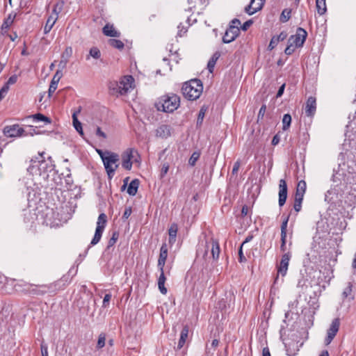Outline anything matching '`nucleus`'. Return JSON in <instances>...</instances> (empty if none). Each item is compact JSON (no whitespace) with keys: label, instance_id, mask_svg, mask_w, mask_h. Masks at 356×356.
<instances>
[{"label":"nucleus","instance_id":"nucleus-1","mask_svg":"<svg viewBox=\"0 0 356 356\" xmlns=\"http://www.w3.org/2000/svg\"><path fill=\"white\" fill-rule=\"evenodd\" d=\"M44 152L39 153L38 156L31 160V165L27 168L30 175H47L48 172H51L54 169V164L51 156L46 160L44 157Z\"/></svg>","mask_w":356,"mask_h":356},{"label":"nucleus","instance_id":"nucleus-2","mask_svg":"<svg viewBox=\"0 0 356 356\" xmlns=\"http://www.w3.org/2000/svg\"><path fill=\"white\" fill-rule=\"evenodd\" d=\"M181 90L186 99L193 101L198 99L202 93L203 86L200 80L192 79L184 83Z\"/></svg>","mask_w":356,"mask_h":356},{"label":"nucleus","instance_id":"nucleus-3","mask_svg":"<svg viewBox=\"0 0 356 356\" xmlns=\"http://www.w3.org/2000/svg\"><path fill=\"white\" fill-rule=\"evenodd\" d=\"M180 104V98L178 95L171 93L162 96L156 107L159 111L165 113H172L178 108Z\"/></svg>","mask_w":356,"mask_h":356},{"label":"nucleus","instance_id":"nucleus-4","mask_svg":"<svg viewBox=\"0 0 356 356\" xmlns=\"http://www.w3.org/2000/svg\"><path fill=\"white\" fill-rule=\"evenodd\" d=\"M134 79L132 76H124L119 82H112L109 88L113 95H126L134 87Z\"/></svg>","mask_w":356,"mask_h":356},{"label":"nucleus","instance_id":"nucleus-5","mask_svg":"<svg viewBox=\"0 0 356 356\" xmlns=\"http://www.w3.org/2000/svg\"><path fill=\"white\" fill-rule=\"evenodd\" d=\"M105 170L108 178L111 179L113 177L115 172L118 168L117 163L119 161V156L116 153L106 151V157L102 156Z\"/></svg>","mask_w":356,"mask_h":356},{"label":"nucleus","instance_id":"nucleus-6","mask_svg":"<svg viewBox=\"0 0 356 356\" xmlns=\"http://www.w3.org/2000/svg\"><path fill=\"white\" fill-rule=\"evenodd\" d=\"M201 245L204 248L203 257L206 258L210 251L213 260H217L218 259L220 254V245L217 240L211 238L206 241L204 243H202Z\"/></svg>","mask_w":356,"mask_h":356},{"label":"nucleus","instance_id":"nucleus-7","mask_svg":"<svg viewBox=\"0 0 356 356\" xmlns=\"http://www.w3.org/2000/svg\"><path fill=\"white\" fill-rule=\"evenodd\" d=\"M107 222V216L105 213H100L97 222V227L95 232V235L90 242L92 245H95L97 244L101 240L103 232L105 229L106 225Z\"/></svg>","mask_w":356,"mask_h":356},{"label":"nucleus","instance_id":"nucleus-8","mask_svg":"<svg viewBox=\"0 0 356 356\" xmlns=\"http://www.w3.org/2000/svg\"><path fill=\"white\" fill-rule=\"evenodd\" d=\"M3 133L7 138H19L29 135V133L17 124L6 126Z\"/></svg>","mask_w":356,"mask_h":356},{"label":"nucleus","instance_id":"nucleus-9","mask_svg":"<svg viewBox=\"0 0 356 356\" xmlns=\"http://www.w3.org/2000/svg\"><path fill=\"white\" fill-rule=\"evenodd\" d=\"M307 36V31L304 29L299 27L297 29L296 33L290 36L289 42L294 44L295 47H302L306 40Z\"/></svg>","mask_w":356,"mask_h":356},{"label":"nucleus","instance_id":"nucleus-10","mask_svg":"<svg viewBox=\"0 0 356 356\" xmlns=\"http://www.w3.org/2000/svg\"><path fill=\"white\" fill-rule=\"evenodd\" d=\"M291 257V254L289 252H284V254L282 256V259L280 263V265L277 266V275L275 278V282L278 280V276L281 275L282 277H284L287 273L288 267L289 264V261Z\"/></svg>","mask_w":356,"mask_h":356},{"label":"nucleus","instance_id":"nucleus-11","mask_svg":"<svg viewBox=\"0 0 356 356\" xmlns=\"http://www.w3.org/2000/svg\"><path fill=\"white\" fill-rule=\"evenodd\" d=\"M134 153L137 152L134 149L129 148L122 154V166L127 170H130L132 168Z\"/></svg>","mask_w":356,"mask_h":356},{"label":"nucleus","instance_id":"nucleus-12","mask_svg":"<svg viewBox=\"0 0 356 356\" xmlns=\"http://www.w3.org/2000/svg\"><path fill=\"white\" fill-rule=\"evenodd\" d=\"M340 326V321L339 318H334L331 325L330 328L327 330V337L325 338V342L326 345H329L334 337L336 336L337 333L339 331Z\"/></svg>","mask_w":356,"mask_h":356},{"label":"nucleus","instance_id":"nucleus-13","mask_svg":"<svg viewBox=\"0 0 356 356\" xmlns=\"http://www.w3.org/2000/svg\"><path fill=\"white\" fill-rule=\"evenodd\" d=\"M239 32L240 30L237 26L230 25L222 37V42L227 44L232 42L238 35Z\"/></svg>","mask_w":356,"mask_h":356},{"label":"nucleus","instance_id":"nucleus-14","mask_svg":"<svg viewBox=\"0 0 356 356\" xmlns=\"http://www.w3.org/2000/svg\"><path fill=\"white\" fill-rule=\"evenodd\" d=\"M287 198V185L284 179H280L279 183V206L282 207Z\"/></svg>","mask_w":356,"mask_h":356},{"label":"nucleus","instance_id":"nucleus-15","mask_svg":"<svg viewBox=\"0 0 356 356\" xmlns=\"http://www.w3.org/2000/svg\"><path fill=\"white\" fill-rule=\"evenodd\" d=\"M264 3L265 0H251L250 4L245 8V12L250 15H253L262 8Z\"/></svg>","mask_w":356,"mask_h":356},{"label":"nucleus","instance_id":"nucleus-16","mask_svg":"<svg viewBox=\"0 0 356 356\" xmlns=\"http://www.w3.org/2000/svg\"><path fill=\"white\" fill-rule=\"evenodd\" d=\"M302 346V343H298V341H291L285 343L286 354L289 356H295L297 355L300 348Z\"/></svg>","mask_w":356,"mask_h":356},{"label":"nucleus","instance_id":"nucleus-17","mask_svg":"<svg viewBox=\"0 0 356 356\" xmlns=\"http://www.w3.org/2000/svg\"><path fill=\"white\" fill-rule=\"evenodd\" d=\"M63 72L61 71V70H58L55 74L53 76V79L51 81V83H50V86H49V96H51V95L55 92V90H56L57 87H58V83L59 82V81L60 80V79L62 78L63 76Z\"/></svg>","mask_w":356,"mask_h":356},{"label":"nucleus","instance_id":"nucleus-18","mask_svg":"<svg viewBox=\"0 0 356 356\" xmlns=\"http://www.w3.org/2000/svg\"><path fill=\"white\" fill-rule=\"evenodd\" d=\"M171 127L168 124H161L156 129V136L161 138H167L171 135Z\"/></svg>","mask_w":356,"mask_h":356},{"label":"nucleus","instance_id":"nucleus-19","mask_svg":"<svg viewBox=\"0 0 356 356\" xmlns=\"http://www.w3.org/2000/svg\"><path fill=\"white\" fill-rule=\"evenodd\" d=\"M168 257V247L166 243H163L160 249L159 257L158 259V268L162 270L164 268Z\"/></svg>","mask_w":356,"mask_h":356},{"label":"nucleus","instance_id":"nucleus-20","mask_svg":"<svg viewBox=\"0 0 356 356\" xmlns=\"http://www.w3.org/2000/svg\"><path fill=\"white\" fill-rule=\"evenodd\" d=\"M72 54V48L71 47H67L61 55V59L58 64V70L61 71L65 68L67 63H68L69 58Z\"/></svg>","mask_w":356,"mask_h":356},{"label":"nucleus","instance_id":"nucleus-21","mask_svg":"<svg viewBox=\"0 0 356 356\" xmlns=\"http://www.w3.org/2000/svg\"><path fill=\"white\" fill-rule=\"evenodd\" d=\"M316 105V99L313 97H309L305 106V113L307 116H312L315 113Z\"/></svg>","mask_w":356,"mask_h":356},{"label":"nucleus","instance_id":"nucleus-22","mask_svg":"<svg viewBox=\"0 0 356 356\" xmlns=\"http://www.w3.org/2000/svg\"><path fill=\"white\" fill-rule=\"evenodd\" d=\"M286 37L287 33L284 31L281 32L278 35H274L270 41L268 49L273 50L280 42L284 40Z\"/></svg>","mask_w":356,"mask_h":356},{"label":"nucleus","instance_id":"nucleus-23","mask_svg":"<svg viewBox=\"0 0 356 356\" xmlns=\"http://www.w3.org/2000/svg\"><path fill=\"white\" fill-rule=\"evenodd\" d=\"M81 112V108L72 113V123L76 131L83 137L84 135L82 124L78 120L77 115Z\"/></svg>","mask_w":356,"mask_h":356},{"label":"nucleus","instance_id":"nucleus-24","mask_svg":"<svg viewBox=\"0 0 356 356\" xmlns=\"http://www.w3.org/2000/svg\"><path fill=\"white\" fill-rule=\"evenodd\" d=\"M102 31L105 35L109 37H119L120 35V33L115 29L113 25L109 24L104 26Z\"/></svg>","mask_w":356,"mask_h":356},{"label":"nucleus","instance_id":"nucleus-25","mask_svg":"<svg viewBox=\"0 0 356 356\" xmlns=\"http://www.w3.org/2000/svg\"><path fill=\"white\" fill-rule=\"evenodd\" d=\"M159 270H160L161 273H160V275L158 279V287H159L160 292L162 294L165 295L168 292L167 289L165 287V282L166 278L164 275L163 269Z\"/></svg>","mask_w":356,"mask_h":356},{"label":"nucleus","instance_id":"nucleus-26","mask_svg":"<svg viewBox=\"0 0 356 356\" xmlns=\"http://www.w3.org/2000/svg\"><path fill=\"white\" fill-rule=\"evenodd\" d=\"M29 118H32L35 122H43L44 124H50L51 120L48 117L44 115L42 113H36L34 115H29Z\"/></svg>","mask_w":356,"mask_h":356},{"label":"nucleus","instance_id":"nucleus-27","mask_svg":"<svg viewBox=\"0 0 356 356\" xmlns=\"http://www.w3.org/2000/svg\"><path fill=\"white\" fill-rule=\"evenodd\" d=\"M57 21V17L56 16H54L53 15H51L47 20V22H46V24L44 27V34H47L52 29V27L54 26V25L55 24L56 22Z\"/></svg>","mask_w":356,"mask_h":356},{"label":"nucleus","instance_id":"nucleus-28","mask_svg":"<svg viewBox=\"0 0 356 356\" xmlns=\"http://www.w3.org/2000/svg\"><path fill=\"white\" fill-rule=\"evenodd\" d=\"M188 327L187 326H185V327H184V328L182 329V330L181 332L180 339L179 340L178 345H177L178 349H181L184 346V345L186 341V339L188 338Z\"/></svg>","mask_w":356,"mask_h":356},{"label":"nucleus","instance_id":"nucleus-29","mask_svg":"<svg viewBox=\"0 0 356 356\" xmlns=\"http://www.w3.org/2000/svg\"><path fill=\"white\" fill-rule=\"evenodd\" d=\"M139 186V181L137 179L132 180L127 188V193L130 195H135Z\"/></svg>","mask_w":356,"mask_h":356},{"label":"nucleus","instance_id":"nucleus-30","mask_svg":"<svg viewBox=\"0 0 356 356\" xmlns=\"http://www.w3.org/2000/svg\"><path fill=\"white\" fill-rule=\"evenodd\" d=\"M220 56V53L216 51V53L213 54L212 57L209 59L208 64H207V68L210 72H213L215 65Z\"/></svg>","mask_w":356,"mask_h":356},{"label":"nucleus","instance_id":"nucleus-31","mask_svg":"<svg viewBox=\"0 0 356 356\" xmlns=\"http://www.w3.org/2000/svg\"><path fill=\"white\" fill-rule=\"evenodd\" d=\"M16 17L15 13H10L8 17L4 19L2 26L1 29H8L10 25L13 23V21Z\"/></svg>","mask_w":356,"mask_h":356},{"label":"nucleus","instance_id":"nucleus-32","mask_svg":"<svg viewBox=\"0 0 356 356\" xmlns=\"http://www.w3.org/2000/svg\"><path fill=\"white\" fill-rule=\"evenodd\" d=\"M101 55L100 50L97 47H93L90 49L89 54L86 56V60H89L90 58L99 59L100 58Z\"/></svg>","mask_w":356,"mask_h":356},{"label":"nucleus","instance_id":"nucleus-33","mask_svg":"<svg viewBox=\"0 0 356 356\" xmlns=\"http://www.w3.org/2000/svg\"><path fill=\"white\" fill-rule=\"evenodd\" d=\"M291 9L290 8H285L282 10L280 20L282 23H285L289 20L291 18Z\"/></svg>","mask_w":356,"mask_h":356},{"label":"nucleus","instance_id":"nucleus-34","mask_svg":"<svg viewBox=\"0 0 356 356\" xmlns=\"http://www.w3.org/2000/svg\"><path fill=\"white\" fill-rule=\"evenodd\" d=\"M291 123V116L289 114H284L282 118V129L286 131L289 129Z\"/></svg>","mask_w":356,"mask_h":356},{"label":"nucleus","instance_id":"nucleus-35","mask_svg":"<svg viewBox=\"0 0 356 356\" xmlns=\"http://www.w3.org/2000/svg\"><path fill=\"white\" fill-rule=\"evenodd\" d=\"M316 6L317 9V12L320 15H322L325 13L327 11L326 3L325 1H316Z\"/></svg>","mask_w":356,"mask_h":356},{"label":"nucleus","instance_id":"nucleus-36","mask_svg":"<svg viewBox=\"0 0 356 356\" xmlns=\"http://www.w3.org/2000/svg\"><path fill=\"white\" fill-rule=\"evenodd\" d=\"M337 197V193L335 189H330L327 191L325 195V200L327 202H333L334 200V197Z\"/></svg>","mask_w":356,"mask_h":356},{"label":"nucleus","instance_id":"nucleus-37","mask_svg":"<svg viewBox=\"0 0 356 356\" xmlns=\"http://www.w3.org/2000/svg\"><path fill=\"white\" fill-rule=\"evenodd\" d=\"M109 44L118 49H122L124 48V43L120 40L116 39H110L108 41Z\"/></svg>","mask_w":356,"mask_h":356},{"label":"nucleus","instance_id":"nucleus-38","mask_svg":"<svg viewBox=\"0 0 356 356\" xmlns=\"http://www.w3.org/2000/svg\"><path fill=\"white\" fill-rule=\"evenodd\" d=\"M63 1L58 2L56 4H55L52 14L54 16L58 17V14L61 12L63 6Z\"/></svg>","mask_w":356,"mask_h":356},{"label":"nucleus","instance_id":"nucleus-39","mask_svg":"<svg viewBox=\"0 0 356 356\" xmlns=\"http://www.w3.org/2000/svg\"><path fill=\"white\" fill-rule=\"evenodd\" d=\"M200 154L197 152H195L192 154L191 156L188 160V164L191 166H194L195 163L199 159Z\"/></svg>","mask_w":356,"mask_h":356},{"label":"nucleus","instance_id":"nucleus-40","mask_svg":"<svg viewBox=\"0 0 356 356\" xmlns=\"http://www.w3.org/2000/svg\"><path fill=\"white\" fill-rule=\"evenodd\" d=\"M105 341H106V337L105 334L102 333L99 334L97 344V348L100 349L103 348L105 346Z\"/></svg>","mask_w":356,"mask_h":356},{"label":"nucleus","instance_id":"nucleus-41","mask_svg":"<svg viewBox=\"0 0 356 356\" xmlns=\"http://www.w3.org/2000/svg\"><path fill=\"white\" fill-rule=\"evenodd\" d=\"M119 237V234L116 232H113L112 234L111 238L109 239L108 242V246L107 248H109L110 247L113 246L117 241Z\"/></svg>","mask_w":356,"mask_h":356},{"label":"nucleus","instance_id":"nucleus-42","mask_svg":"<svg viewBox=\"0 0 356 356\" xmlns=\"http://www.w3.org/2000/svg\"><path fill=\"white\" fill-rule=\"evenodd\" d=\"M178 231V226L176 223H173L170 225L169 229H168V234L169 236H177Z\"/></svg>","mask_w":356,"mask_h":356},{"label":"nucleus","instance_id":"nucleus-43","mask_svg":"<svg viewBox=\"0 0 356 356\" xmlns=\"http://www.w3.org/2000/svg\"><path fill=\"white\" fill-rule=\"evenodd\" d=\"M206 111H207V108H204V106L202 107L201 109L200 110L199 114L197 116V124L202 123V121H203L204 115H205Z\"/></svg>","mask_w":356,"mask_h":356},{"label":"nucleus","instance_id":"nucleus-44","mask_svg":"<svg viewBox=\"0 0 356 356\" xmlns=\"http://www.w3.org/2000/svg\"><path fill=\"white\" fill-rule=\"evenodd\" d=\"M289 216H286L284 218L282 223L281 225V235H286V228L289 221Z\"/></svg>","mask_w":356,"mask_h":356},{"label":"nucleus","instance_id":"nucleus-45","mask_svg":"<svg viewBox=\"0 0 356 356\" xmlns=\"http://www.w3.org/2000/svg\"><path fill=\"white\" fill-rule=\"evenodd\" d=\"M296 191L305 193L306 191V182L303 180L300 181L298 183Z\"/></svg>","mask_w":356,"mask_h":356},{"label":"nucleus","instance_id":"nucleus-46","mask_svg":"<svg viewBox=\"0 0 356 356\" xmlns=\"http://www.w3.org/2000/svg\"><path fill=\"white\" fill-rule=\"evenodd\" d=\"M289 44L287 45V47H286L285 50H284V53L286 54V55H291L294 51H295V49L297 47H295L294 44H291V42H289Z\"/></svg>","mask_w":356,"mask_h":356},{"label":"nucleus","instance_id":"nucleus-47","mask_svg":"<svg viewBox=\"0 0 356 356\" xmlns=\"http://www.w3.org/2000/svg\"><path fill=\"white\" fill-rule=\"evenodd\" d=\"M177 29H178L177 35L181 37L184 33H186L187 32L188 26H184L182 25L181 23H180L179 24V26H177Z\"/></svg>","mask_w":356,"mask_h":356},{"label":"nucleus","instance_id":"nucleus-48","mask_svg":"<svg viewBox=\"0 0 356 356\" xmlns=\"http://www.w3.org/2000/svg\"><path fill=\"white\" fill-rule=\"evenodd\" d=\"M351 292H352V284L350 282H349L347 287H346V289H344L342 295H343V298H347L350 295Z\"/></svg>","mask_w":356,"mask_h":356},{"label":"nucleus","instance_id":"nucleus-49","mask_svg":"<svg viewBox=\"0 0 356 356\" xmlns=\"http://www.w3.org/2000/svg\"><path fill=\"white\" fill-rule=\"evenodd\" d=\"M286 235H281V246H280V250L283 252H284L286 251Z\"/></svg>","mask_w":356,"mask_h":356},{"label":"nucleus","instance_id":"nucleus-50","mask_svg":"<svg viewBox=\"0 0 356 356\" xmlns=\"http://www.w3.org/2000/svg\"><path fill=\"white\" fill-rule=\"evenodd\" d=\"M111 293H107L104 296V300H103V302H102V307H107L108 304H109V302L111 299Z\"/></svg>","mask_w":356,"mask_h":356},{"label":"nucleus","instance_id":"nucleus-51","mask_svg":"<svg viewBox=\"0 0 356 356\" xmlns=\"http://www.w3.org/2000/svg\"><path fill=\"white\" fill-rule=\"evenodd\" d=\"M132 213V209L131 207H128L125 208V210L124 211V213L122 215V219L127 220L129 218V217L131 216Z\"/></svg>","mask_w":356,"mask_h":356},{"label":"nucleus","instance_id":"nucleus-52","mask_svg":"<svg viewBox=\"0 0 356 356\" xmlns=\"http://www.w3.org/2000/svg\"><path fill=\"white\" fill-rule=\"evenodd\" d=\"M42 356H48V347L44 342L41 343L40 345Z\"/></svg>","mask_w":356,"mask_h":356},{"label":"nucleus","instance_id":"nucleus-53","mask_svg":"<svg viewBox=\"0 0 356 356\" xmlns=\"http://www.w3.org/2000/svg\"><path fill=\"white\" fill-rule=\"evenodd\" d=\"M168 170L169 165L167 163H163L161 170V176L163 177L167 174Z\"/></svg>","mask_w":356,"mask_h":356},{"label":"nucleus","instance_id":"nucleus-54","mask_svg":"<svg viewBox=\"0 0 356 356\" xmlns=\"http://www.w3.org/2000/svg\"><path fill=\"white\" fill-rule=\"evenodd\" d=\"M266 106L265 104H263L261 106V108L259 109V113H258V116H257L258 120L262 119L264 118V114L266 113Z\"/></svg>","mask_w":356,"mask_h":356},{"label":"nucleus","instance_id":"nucleus-55","mask_svg":"<svg viewBox=\"0 0 356 356\" xmlns=\"http://www.w3.org/2000/svg\"><path fill=\"white\" fill-rule=\"evenodd\" d=\"M17 79H18V76L16 74H14V75H12L9 79L7 81V83L8 85H13L15 84L17 81Z\"/></svg>","mask_w":356,"mask_h":356},{"label":"nucleus","instance_id":"nucleus-56","mask_svg":"<svg viewBox=\"0 0 356 356\" xmlns=\"http://www.w3.org/2000/svg\"><path fill=\"white\" fill-rule=\"evenodd\" d=\"M302 202L301 200H294V205L293 208L296 210V211L298 212L300 211L302 207Z\"/></svg>","mask_w":356,"mask_h":356},{"label":"nucleus","instance_id":"nucleus-57","mask_svg":"<svg viewBox=\"0 0 356 356\" xmlns=\"http://www.w3.org/2000/svg\"><path fill=\"white\" fill-rule=\"evenodd\" d=\"M240 165H241V162L240 161H236L234 164V166H233V168H232V174L233 175H235L238 172V169L240 168Z\"/></svg>","mask_w":356,"mask_h":356},{"label":"nucleus","instance_id":"nucleus-58","mask_svg":"<svg viewBox=\"0 0 356 356\" xmlns=\"http://www.w3.org/2000/svg\"><path fill=\"white\" fill-rule=\"evenodd\" d=\"M238 259L240 262H243L246 260L245 256L243 253V246L241 245L239 250H238Z\"/></svg>","mask_w":356,"mask_h":356},{"label":"nucleus","instance_id":"nucleus-59","mask_svg":"<svg viewBox=\"0 0 356 356\" xmlns=\"http://www.w3.org/2000/svg\"><path fill=\"white\" fill-rule=\"evenodd\" d=\"M252 24V20L250 19L246 21L241 26V29L243 31H246L248 29Z\"/></svg>","mask_w":356,"mask_h":356},{"label":"nucleus","instance_id":"nucleus-60","mask_svg":"<svg viewBox=\"0 0 356 356\" xmlns=\"http://www.w3.org/2000/svg\"><path fill=\"white\" fill-rule=\"evenodd\" d=\"M96 135L99 137H102L103 138H106V135L104 132H103L100 127H97L96 129Z\"/></svg>","mask_w":356,"mask_h":356},{"label":"nucleus","instance_id":"nucleus-61","mask_svg":"<svg viewBox=\"0 0 356 356\" xmlns=\"http://www.w3.org/2000/svg\"><path fill=\"white\" fill-rule=\"evenodd\" d=\"M304 193L302 192H299L298 191H296V194H295V200H301L302 201L303 200V197H304Z\"/></svg>","mask_w":356,"mask_h":356},{"label":"nucleus","instance_id":"nucleus-62","mask_svg":"<svg viewBox=\"0 0 356 356\" xmlns=\"http://www.w3.org/2000/svg\"><path fill=\"white\" fill-rule=\"evenodd\" d=\"M284 88H285V84H282L280 87V88H279V90H278V91L277 92V95H276L277 97H280L283 95L284 91Z\"/></svg>","mask_w":356,"mask_h":356},{"label":"nucleus","instance_id":"nucleus-63","mask_svg":"<svg viewBox=\"0 0 356 356\" xmlns=\"http://www.w3.org/2000/svg\"><path fill=\"white\" fill-rule=\"evenodd\" d=\"M9 88H10V85H8V83H6L5 85L1 88L0 91L1 92L4 93L5 95H6L9 90Z\"/></svg>","mask_w":356,"mask_h":356},{"label":"nucleus","instance_id":"nucleus-64","mask_svg":"<svg viewBox=\"0 0 356 356\" xmlns=\"http://www.w3.org/2000/svg\"><path fill=\"white\" fill-rule=\"evenodd\" d=\"M262 353H263V356H271L269 349L268 348H264Z\"/></svg>","mask_w":356,"mask_h":356}]
</instances>
